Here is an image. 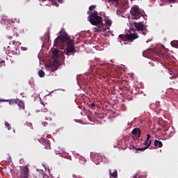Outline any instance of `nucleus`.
Masks as SVG:
<instances>
[{"label": "nucleus", "mask_w": 178, "mask_h": 178, "mask_svg": "<svg viewBox=\"0 0 178 178\" xmlns=\"http://www.w3.org/2000/svg\"><path fill=\"white\" fill-rule=\"evenodd\" d=\"M95 163L96 165H99V161H96Z\"/></svg>", "instance_id": "31"}, {"label": "nucleus", "mask_w": 178, "mask_h": 178, "mask_svg": "<svg viewBox=\"0 0 178 178\" xmlns=\"http://www.w3.org/2000/svg\"><path fill=\"white\" fill-rule=\"evenodd\" d=\"M15 37H17L19 35V34L15 33Z\"/></svg>", "instance_id": "35"}, {"label": "nucleus", "mask_w": 178, "mask_h": 178, "mask_svg": "<svg viewBox=\"0 0 178 178\" xmlns=\"http://www.w3.org/2000/svg\"><path fill=\"white\" fill-rule=\"evenodd\" d=\"M169 2H175V0H168Z\"/></svg>", "instance_id": "34"}, {"label": "nucleus", "mask_w": 178, "mask_h": 178, "mask_svg": "<svg viewBox=\"0 0 178 178\" xmlns=\"http://www.w3.org/2000/svg\"><path fill=\"white\" fill-rule=\"evenodd\" d=\"M17 105H18L20 109H23V110L25 109L24 102H23L22 100H20L19 99H18V101L17 102Z\"/></svg>", "instance_id": "10"}, {"label": "nucleus", "mask_w": 178, "mask_h": 178, "mask_svg": "<svg viewBox=\"0 0 178 178\" xmlns=\"http://www.w3.org/2000/svg\"><path fill=\"white\" fill-rule=\"evenodd\" d=\"M132 20H138L140 17H143L144 16V11L140 9L138 6H134L130 11Z\"/></svg>", "instance_id": "3"}, {"label": "nucleus", "mask_w": 178, "mask_h": 178, "mask_svg": "<svg viewBox=\"0 0 178 178\" xmlns=\"http://www.w3.org/2000/svg\"><path fill=\"white\" fill-rule=\"evenodd\" d=\"M88 19L90 24L92 26H96V27L92 28L95 33H100L101 31H106L104 29V22H102V17L98 15L97 11L90 12L88 11Z\"/></svg>", "instance_id": "2"}, {"label": "nucleus", "mask_w": 178, "mask_h": 178, "mask_svg": "<svg viewBox=\"0 0 178 178\" xmlns=\"http://www.w3.org/2000/svg\"><path fill=\"white\" fill-rule=\"evenodd\" d=\"M95 8H97V6H94V5H92L89 7V10L90 12H92V10H94V9H95Z\"/></svg>", "instance_id": "19"}, {"label": "nucleus", "mask_w": 178, "mask_h": 178, "mask_svg": "<svg viewBox=\"0 0 178 178\" xmlns=\"http://www.w3.org/2000/svg\"><path fill=\"white\" fill-rule=\"evenodd\" d=\"M145 149H147V148L145 147H142V148L138 147L136 149V151H145Z\"/></svg>", "instance_id": "21"}, {"label": "nucleus", "mask_w": 178, "mask_h": 178, "mask_svg": "<svg viewBox=\"0 0 178 178\" xmlns=\"http://www.w3.org/2000/svg\"><path fill=\"white\" fill-rule=\"evenodd\" d=\"M40 143H41L42 144H43V145H44V148L46 149H51V142H49V140H48L45 138H42L40 140Z\"/></svg>", "instance_id": "7"}, {"label": "nucleus", "mask_w": 178, "mask_h": 178, "mask_svg": "<svg viewBox=\"0 0 178 178\" xmlns=\"http://www.w3.org/2000/svg\"><path fill=\"white\" fill-rule=\"evenodd\" d=\"M131 134L136 138H140L141 136V130H140V128H134L131 131Z\"/></svg>", "instance_id": "8"}, {"label": "nucleus", "mask_w": 178, "mask_h": 178, "mask_svg": "<svg viewBox=\"0 0 178 178\" xmlns=\"http://www.w3.org/2000/svg\"><path fill=\"white\" fill-rule=\"evenodd\" d=\"M21 49L22 51H27V47H22Z\"/></svg>", "instance_id": "25"}, {"label": "nucleus", "mask_w": 178, "mask_h": 178, "mask_svg": "<svg viewBox=\"0 0 178 178\" xmlns=\"http://www.w3.org/2000/svg\"><path fill=\"white\" fill-rule=\"evenodd\" d=\"M5 126L6 128H8V130H10V129H12L8 122H5Z\"/></svg>", "instance_id": "20"}, {"label": "nucleus", "mask_w": 178, "mask_h": 178, "mask_svg": "<svg viewBox=\"0 0 178 178\" xmlns=\"http://www.w3.org/2000/svg\"><path fill=\"white\" fill-rule=\"evenodd\" d=\"M53 58L54 59H59V50L58 49H56L54 51V54H53Z\"/></svg>", "instance_id": "12"}, {"label": "nucleus", "mask_w": 178, "mask_h": 178, "mask_svg": "<svg viewBox=\"0 0 178 178\" xmlns=\"http://www.w3.org/2000/svg\"><path fill=\"white\" fill-rule=\"evenodd\" d=\"M119 38H122V41H126L127 40V34L126 35L121 34L119 35Z\"/></svg>", "instance_id": "17"}, {"label": "nucleus", "mask_w": 178, "mask_h": 178, "mask_svg": "<svg viewBox=\"0 0 178 178\" xmlns=\"http://www.w3.org/2000/svg\"><path fill=\"white\" fill-rule=\"evenodd\" d=\"M119 0H108V2H118Z\"/></svg>", "instance_id": "27"}, {"label": "nucleus", "mask_w": 178, "mask_h": 178, "mask_svg": "<svg viewBox=\"0 0 178 178\" xmlns=\"http://www.w3.org/2000/svg\"><path fill=\"white\" fill-rule=\"evenodd\" d=\"M106 24H107L108 26H111V24H112V22H111V20H107V21L106 22Z\"/></svg>", "instance_id": "23"}, {"label": "nucleus", "mask_w": 178, "mask_h": 178, "mask_svg": "<svg viewBox=\"0 0 178 178\" xmlns=\"http://www.w3.org/2000/svg\"><path fill=\"white\" fill-rule=\"evenodd\" d=\"M0 102H9V99H0Z\"/></svg>", "instance_id": "24"}, {"label": "nucleus", "mask_w": 178, "mask_h": 178, "mask_svg": "<svg viewBox=\"0 0 178 178\" xmlns=\"http://www.w3.org/2000/svg\"><path fill=\"white\" fill-rule=\"evenodd\" d=\"M154 147H159V148H162L163 147V144L161 141L155 140H154Z\"/></svg>", "instance_id": "11"}, {"label": "nucleus", "mask_w": 178, "mask_h": 178, "mask_svg": "<svg viewBox=\"0 0 178 178\" xmlns=\"http://www.w3.org/2000/svg\"><path fill=\"white\" fill-rule=\"evenodd\" d=\"M19 99H9V104L13 105V104H17V101Z\"/></svg>", "instance_id": "15"}, {"label": "nucleus", "mask_w": 178, "mask_h": 178, "mask_svg": "<svg viewBox=\"0 0 178 178\" xmlns=\"http://www.w3.org/2000/svg\"><path fill=\"white\" fill-rule=\"evenodd\" d=\"M130 24L131 26H133L134 27H135L137 31H142L143 35H147V33L148 32V30L147 29V28L148 27V26L144 24V22H130Z\"/></svg>", "instance_id": "4"}, {"label": "nucleus", "mask_w": 178, "mask_h": 178, "mask_svg": "<svg viewBox=\"0 0 178 178\" xmlns=\"http://www.w3.org/2000/svg\"><path fill=\"white\" fill-rule=\"evenodd\" d=\"M109 172H110V175H111V176H112V177H114V178L118 177V170H115V172H111V170H110Z\"/></svg>", "instance_id": "16"}, {"label": "nucleus", "mask_w": 178, "mask_h": 178, "mask_svg": "<svg viewBox=\"0 0 178 178\" xmlns=\"http://www.w3.org/2000/svg\"><path fill=\"white\" fill-rule=\"evenodd\" d=\"M151 143H152V140H149V142L145 140L144 143H143V145H145V148L146 149L147 148H149V147L151 146Z\"/></svg>", "instance_id": "13"}, {"label": "nucleus", "mask_w": 178, "mask_h": 178, "mask_svg": "<svg viewBox=\"0 0 178 178\" xmlns=\"http://www.w3.org/2000/svg\"><path fill=\"white\" fill-rule=\"evenodd\" d=\"M8 38L9 40H12V38H13V36H10Z\"/></svg>", "instance_id": "33"}, {"label": "nucleus", "mask_w": 178, "mask_h": 178, "mask_svg": "<svg viewBox=\"0 0 178 178\" xmlns=\"http://www.w3.org/2000/svg\"><path fill=\"white\" fill-rule=\"evenodd\" d=\"M7 49L8 52H11L13 55H19L20 54V51L17 50V46L15 45V43H10V46H8Z\"/></svg>", "instance_id": "5"}, {"label": "nucleus", "mask_w": 178, "mask_h": 178, "mask_svg": "<svg viewBox=\"0 0 178 178\" xmlns=\"http://www.w3.org/2000/svg\"><path fill=\"white\" fill-rule=\"evenodd\" d=\"M54 47L63 49L66 47L65 54V55H70V54H76L74 49V40L70 38L67 33H65L58 36L54 40Z\"/></svg>", "instance_id": "1"}, {"label": "nucleus", "mask_w": 178, "mask_h": 178, "mask_svg": "<svg viewBox=\"0 0 178 178\" xmlns=\"http://www.w3.org/2000/svg\"><path fill=\"white\" fill-rule=\"evenodd\" d=\"M5 65V60H0V66H4Z\"/></svg>", "instance_id": "22"}, {"label": "nucleus", "mask_w": 178, "mask_h": 178, "mask_svg": "<svg viewBox=\"0 0 178 178\" xmlns=\"http://www.w3.org/2000/svg\"><path fill=\"white\" fill-rule=\"evenodd\" d=\"M45 1H47V0H42V2H45ZM49 1H55V0H49Z\"/></svg>", "instance_id": "32"}, {"label": "nucleus", "mask_w": 178, "mask_h": 178, "mask_svg": "<svg viewBox=\"0 0 178 178\" xmlns=\"http://www.w3.org/2000/svg\"><path fill=\"white\" fill-rule=\"evenodd\" d=\"M38 74H39L40 77H44L45 76V72H44V71H42V70H40L38 71Z\"/></svg>", "instance_id": "18"}, {"label": "nucleus", "mask_w": 178, "mask_h": 178, "mask_svg": "<svg viewBox=\"0 0 178 178\" xmlns=\"http://www.w3.org/2000/svg\"><path fill=\"white\" fill-rule=\"evenodd\" d=\"M145 141H147V143H149V139L146 138Z\"/></svg>", "instance_id": "30"}, {"label": "nucleus", "mask_w": 178, "mask_h": 178, "mask_svg": "<svg viewBox=\"0 0 178 178\" xmlns=\"http://www.w3.org/2000/svg\"><path fill=\"white\" fill-rule=\"evenodd\" d=\"M147 138L149 140V139L151 138V135L147 134Z\"/></svg>", "instance_id": "28"}, {"label": "nucleus", "mask_w": 178, "mask_h": 178, "mask_svg": "<svg viewBox=\"0 0 178 178\" xmlns=\"http://www.w3.org/2000/svg\"><path fill=\"white\" fill-rule=\"evenodd\" d=\"M138 38V35H137V33L127 34V40H128V41H134V40H137Z\"/></svg>", "instance_id": "9"}, {"label": "nucleus", "mask_w": 178, "mask_h": 178, "mask_svg": "<svg viewBox=\"0 0 178 178\" xmlns=\"http://www.w3.org/2000/svg\"><path fill=\"white\" fill-rule=\"evenodd\" d=\"M131 31H133L134 33L136 31V29L134 28L131 29Z\"/></svg>", "instance_id": "29"}, {"label": "nucleus", "mask_w": 178, "mask_h": 178, "mask_svg": "<svg viewBox=\"0 0 178 178\" xmlns=\"http://www.w3.org/2000/svg\"><path fill=\"white\" fill-rule=\"evenodd\" d=\"M170 44L174 48H178V40H173Z\"/></svg>", "instance_id": "14"}, {"label": "nucleus", "mask_w": 178, "mask_h": 178, "mask_svg": "<svg viewBox=\"0 0 178 178\" xmlns=\"http://www.w3.org/2000/svg\"><path fill=\"white\" fill-rule=\"evenodd\" d=\"M90 108H95V104L94 103L91 104Z\"/></svg>", "instance_id": "26"}, {"label": "nucleus", "mask_w": 178, "mask_h": 178, "mask_svg": "<svg viewBox=\"0 0 178 178\" xmlns=\"http://www.w3.org/2000/svg\"><path fill=\"white\" fill-rule=\"evenodd\" d=\"M29 171L27 166L24 167L21 171V175L19 178H29Z\"/></svg>", "instance_id": "6"}]
</instances>
